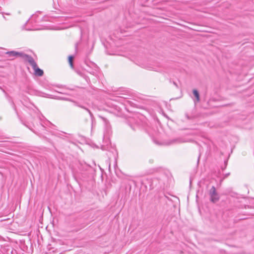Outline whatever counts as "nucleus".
I'll use <instances>...</instances> for the list:
<instances>
[{
  "label": "nucleus",
  "mask_w": 254,
  "mask_h": 254,
  "mask_svg": "<svg viewBox=\"0 0 254 254\" xmlns=\"http://www.w3.org/2000/svg\"><path fill=\"white\" fill-rule=\"evenodd\" d=\"M90 168V166L85 164L84 165L81 164L80 169L82 170L87 171Z\"/></svg>",
  "instance_id": "nucleus-8"
},
{
  "label": "nucleus",
  "mask_w": 254,
  "mask_h": 254,
  "mask_svg": "<svg viewBox=\"0 0 254 254\" xmlns=\"http://www.w3.org/2000/svg\"><path fill=\"white\" fill-rule=\"evenodd\" d=\"M75 104L76 106H77V107H79L81 108H82L84 110H85L86 111H87L88 113H89V114L90 115V117H91V119L92 120L93 118H94V115L92 113V112L88 109L86 107H85V106H82L80 104H79V103H78L77 102H75Z\"/></svg>",
  "instance_id": "nucleus-4"
},
{
  "label": "nucleus",
  "mask_w": 254,
  "mask_h": 254,
  "mask_svg": "<svg viewBox=\"0 0 254 254\" xmlns=\"http://www.w3.org/2000/svg\"><path fill=\"white\" fill-rule=\"evenodd\" d=\"M210 200L213 203L217 202L220 199L219 194L216 192V188L212 186L209 190Z\"/></svg>",
  "instance_id": "nucleus-3"
},
{
  "label": "nucleus",
  "mask_w": 254,
  "mask_h": 254,
  "mask_svg": "<svg viewBox=\"0 0 254 254\" xmlns=\"http://www.w3.org/2000/svg\"><path fill=\"white\" fill-rule=\"evenodd\" d=\"M69 64V65L71 68H73V62H71Z\"/></svg>",
  "instance_id": "nucleus-11"
},
{
  "label": "nucleus",
  "mask_w": 254,
  "mask_h": 254,
  "mask_svg": "<svg viewBox=\"0 0 254 254\" xmlns=\"http://www.w3.org/2000/svg\"><path fill=\"white\" fill-rule=\"evenodd\" d=\"M73 56H69L68 58V62L69 63H71V62H73Z\"/></svg>",
  "instance_id": "nucleus-9"
},
{
  "label": "nucleus",
  "mask_w": 254,
  "mask_h": 254,
  "mask_svg": "<svg viewBox=\"0 0 254 254\" xmlns=\"http://www.w3.org/2000/svg\"><path fill=\"white\" fill-rule=\"evenodd\" d=\"M7 58L20 57L25 62L27 61L30 55L23 52H19L15 51H8L5 53Z\"/></svg>",
  "instance_id": "nucleus-2"
},
{
  "label": "nucleus",
  "mask_w": 254,
  "mask_h": 254,
  "mask_svg": "<svg viewBox=\"0 0 254 254\" xmlns=\"http://www.w3.org/2000/svg\"><path fill=\"white\" fill-rule=\"evenodd\" d=\"M0 13H1V14H2V15H3V17L4 18H5V16H4V14H6V15H10V13H4V12H0Z\"/></svg>",
  "instance_id": "nucleus-10"
},
{
  "label": "nucleus",
  "mask_w": 254,
  "mask_h": 254,
  "mask_svg": "<svg viewBox=\"0 0 254 254\" xmlns=\"http://www.w3.org/2000/svg\"><path fill=\"white\" fill-rule=\"evenodd\" d=\"M26 62H27L32 67L34 70V74L38 76H42L44 74V71L42 69L38 67L37 63L34 61L33 57L30 55Z\"/></svg>",
  "instance_id": "nucleus-1"
},
{
  "label": "nucleus",
  "mask_w": 254,
  "mask_h": 254,
  "mask_svg": "<svg viewBox=\"0 0 254 254\" xmlns=\"http://www.w3.org/2000/svg\"><path fill=\"white\" fill-rule=\"evenodd\" d=\"M193 94L195 97L197 102H199L200 97L198 91L196 89H193L192 91Z\"/></svg>",
  "instance_id": "nucleus-7"
},
{
  "label": "nucleus",
  "mask_w": 254,
  "mask_h": 254,
  "mask_svg": "<svg viewBox=\"0 0 254 254\" xmlns=\"http://www.w3.org/2000/svg\"><path fill=\"white\" fill-rule=\"evenodd\" d=\"M229 174H230L229 173L225 174V177L226 178V177H228L229 175Z\"/></svg>",
  "instance_id": "nucleus-13"
},
{
  "label": "nucleus",
  "mask_w": 254,
  "mask_h": 254,
  "mask_svg": "<svg viewBox=\"0 0 254 254\" xmlns=\"http://www.w3.org/2000/svg\"><path fill=\"white\" fill-rule=\"evenodd\" d=\"M184 142V141L182 138H177L173 139L170 140V141L168 143H167V144L168 145H170V144H173V143H182Z\"/></svg>",
  "instance_id": "nucleus-5"
},
{
  "label": "nucleus",
  "mask_w": 254,
  "mask_h": 254,
  "mask_svg": "<svg viewBox=\"0 0 254 254\" xmlns=\"http://www.w3.org/2000/svg\"><path fill=\"white\" fill-rule=\"evenodd\" d=\"M224 165H225V167H224V168H222V169H224L226 167V166H227V162H226V161L225 162V164H224Z\"/></svg>",
  "instance_id": "nucleus-12"
},
{
  "label": "nucleus",
  "mask_w": 254,
  "mask_h": 254,
  "mask_svg": "<svg viewBox=\"0 0 254 254\" xmlns=\"http://www.w3.org/2000/svg\"><path fill=\"white\" fill-rule=\"evenodd\" d=\"M187 117L188 119H190L189 117L188 116H187Z\"/></svg>",
  "instance_id": "nucleus-14"
},
{
  "label": "nucleus",
  "mask_w": 254,
  "mask_h": 254,
  "mask_svg": "<svg viewBox=\"0 0 254 254\" xmlns=\"http://www.w3.org/2000/svg\"><path fill=\"white\" fill-rule=\"evenodd\" d=\"M99 118L101 119L103 121L106 127L107 128H109L110 127V124L109 121L105 117H103L101 116H99Z\"/></svg>",
  "instance_id": "nucleus-6"
}]
</instances>
